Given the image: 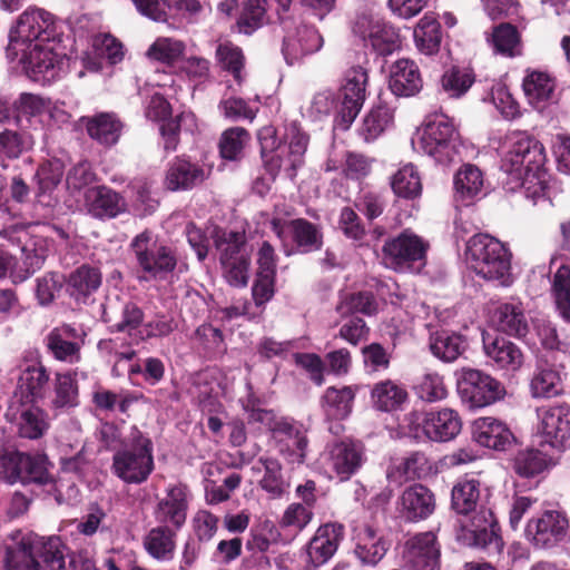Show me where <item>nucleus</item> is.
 I'll return each instance as SVG.
<instances>
[{
  "instance_id": "nucleus-28",
  "label": "nucleus",
  "mask_w": 570,
  "mask_h": 570,
  "mask_svg": "<svg viewBox=\"0 0 570 570\" xmlns=\"http://www.w3.org/2000/svg\"><path fill=\"white\" fill-rule=\"evenodd\" d=\"M62 36L50 12L43 9H28L21 13L17 24L11 28L9 36Z\"/></svg>"
},
{
  "instance_id": "nucleus-46",
  "label": "nucleus",
  "mask_w": 570,
  "mask_h": 570,
  "mask_svg": "<svg viewBox=\"0 0 570 570\" xmlns=\"http://www.w3.org/2000/svg\"><path fill=\"white\" fill-rule=\"evenodd\" d=\"M390 181L393 193L399 197L414 199L422 193L420 174L412 164L399 168L391 176Z\"/></svg>"
},
{
  "instance_id": "nucleus-3",
  "label": "nucleus",
  "mask_w": 570,
  "mask_h": 570,
  "mask_svg": "<svg viewBox=\"0 0 570 570\" xmlns=\"http://www.w3.org/2000/svg\"><path fill=\"white\" fill-rule=\"evenodd\" d=\"M465 255L470 268L483 279L503 287L512 284L511 254L499 239L476 234L469 239Z\"/></svg>"
},
{
  "instance_id": "nucleus-18",
  "label": "nucleus",
  "mask_w": 570,
  "mask_h": 570,
  "mask_svg": "<svg viewBox=\"0 0 570 570\" xmlns=\"http://www.w3.org/2000/svg\"><path fill=\"white\" fill-rule=\"evenodd\" d=\"M36 534L16 531L4 540L7 570H39L36 559Z\"/></svg>"
},
{
  "instance_id": "nucleus-4",
  "label": "nucleus",
  "mask_w": 570,
  "mask_h": 570,
  "mask_svg": "<svg viewBox=\"0 0 570 570\" xmlns=\"http://www.w3.org/2000/svg\"><path fill=\"white\" fill-rule=\"evenodd\" d=\"M258 139L265 166L271 175L274 176L283 167L289 177H294L296 169L303 164L309 140L301 127L295 122L289 124L284 144H277L275 129L271 126L259 130Z\"/></svg>"
},
{
  "instance_id": "nucleus-37",
  "label": "nucleus",
  "mask_w": 570,
  "mask_h": 570,
  "mask_svg": "<svg viewBox=\"0 0 570 570\" xmlns=\"http://www.w3.org/2000/svg\"><path fill=\"white\" fill-rule=\"evenodd\" d=\"M485 355L499 367L510 372L519 370L523 364V354L518 345L504 338L491 342L483 341Z\"/></svg>"
},
{
  "instance_id": "nucleus-9",
  "label": "nucleus",
  "mask_w": 570,
  "mask_h": 570,
  "mask_svg": "<svg viewBox=\"0 0 570 570\" xmlns=\"http://www.w3.org/2000/svg\"><path fill=\"white\" fill-rule=\"evenodd\" d=\"M456 390L461 401L471 409L485 407L505 396V387L480 370L463 367L456 372Z\"/></svg>"
},
{
  "instance_id": "nucleus-30",
  "label": "nucleus",
  "mask_w": 570,
  "mask_h": 570,
  "mask_svg": "<svg viewBox=\"0 0 570 570\" xmlns=\"http://www.w3.org/2000/svg\"><path fill=\"white\" fill-rule=\"evenodd\" d=\"M48 381L47 371L40 363L28 365L19 376L14 396L22 403H36L43 399Z\"/></svg>"
},
{
  "instance_id": "nucleus-13",
  "label": "nucleus",
  "mask_w": 570,
  "mask_h": 570,
  "mask_svg": "<svg viewBox=\"0 0 570 570\" xmlns=\"http://www.w3.org/2000/svg\"><path fill=\"white\" fill-rule=\"evenodd\" d=\"M409 428L415 439L426 438L434 442H448L459 435L462 421L456 411L442 409L425 414L411 413Z\"/></svg>"
},
{
  "instance_id": "nucleus-41",
  "label": "nucleus",
  "mask_w": 570,
  "mask_h": 570,
  "mask_svg": "<svg viewBox=\"0 0 570 570\" xmlns=\"http://www.w3.org/2000/svg\"><path fill=\"white\" fill-rule=\"evenodd\" d=\"M175 537V531L168 525L155 527L145 535L144 548L158 561L171 560L176 549Z\"/></svg>"
},
{
  "instance_id": "nucleus-62",
  "label": "nucleus",
  "mask_w": 570,
  "mask_h": 570,
  "mask_svg": "<svg viewBox=\"0 0 570 570\" xmlns=\"http://www.w3.org/2000/svg\"><path fill=\"white\" fill-rule=\"evenodd\" d=\"M248 422L258 424L259 429L267 430L273 433L274 439L277 436L279 432L289 431L288 426L289 419L277 416L276 413L272 410L265 409H250L248 410Z\"/></svg>"
},
{
  "instance_id": "nucleus-60",
  "label": "nucleus",
  "mask_w": 570,
  "mask_h": 570,
  "mask_svg": "<svg viewBox=\"0 0 570 570\" xmlns=\"http://www.w3.org/2000/svg\"><path fill=\"white\" fill-rule=\"evenodd\" d=\"M248 140L249 135L242 127H233L225 130L219 141L222 157L228 160L238 159Z\"/></svg>"
},
{
  "instance_id": "nucleus-32",
  "label": "nucleus",
  "mask_w": 570,
  "mask_h": 570,
  "mask_svg": "<svg viewBox=\"0 0 570 570\" xmlns=\"http://www.w3.org/2000/svg\"><path fill=\"white\" fill-rule=\"evenodd\" d=\"M82 124L90 138L104 146L117 144L122 131V124L115 114L100 112L91 117H82Z\"/></svg>"
},
{
  "instance_id": "nucleus-47",
  "label": "nucleus",
  "mask_w": 570,
  "mask_h": 570,
  "mask_svg": "<svg viewBox=\"0 0 570 570\" xmlns=\"http://www.w3.org/2000/svg\"><path fill=\"white\" fill-rule=\"evenodd\" d=\"M425 463L424 454L414 452L402 460L394 461L386 471V478L390 483L401 485L406 480L420 478Z\"/></svg>"
},
{
  "instance_id": "nucleus-54",
  "label": "nucleus",
  "mask_w": 570,
  "mask_h": 570,
  "mask_svg": "<svg viewBox=\"0 0 570 570\" xmlns=\"http://www.w3.org/2000/svg\"><path fill=\"white\" fill-rule=\"evenodd\" d=\"M253 470L264 471V476L259 481L263 490L273 497H281L285 491V483L282 476V468L277 460L262 456L253 465Z\"/></svg>"
},
{
  "instance_id": "nucleus-6",
  "label": "nucleus",
  "mask_w": 570,
  "mask_h": 570,
  "mask_svg": "<svg viewBox=\"0 0 570 570\" xmlns=\"http://www.w3.org/2000/svg\"><path fill=\"white\" fill-rule=\"evenodd\" d=\"M459 136L452 121L443 115L429 119L412 139L415 150L432 157L439 164H450L458 155Z\"/></svg>"
},
{
  "instance_id": "nucleus-36",
  "label": "nucleus",
  "mask_w": 570,
  "mask_h": 570,
  "mask_svg": "<svg viewBox=\"0 0 570 570\" xmlns=\"http://www.w3.org/2000/svg\"><path fill=\"white\" fill-rule=\"evenodd\" d=\"M475 82V73L470 67L451 66L440 77L439 90L450 99H460Z\"/></svg>"
},
{
  "instance_id": "nucleus-25",
  "label": "nucleus",
  "mask_w": 570,
  "mask_h": 570,
  "mask_svg": "<svg viewBox=\"0 0 570 570\" xmlns=\"http://www.w3.org/2000/svg\"><path fill=\"white\" fill-rule=\"evenodd\" d=\"M83 197L87 212L96 218H114L126 210L124 198L107 187L87 188Z\"/></svg>"
},
{
  "instance_id": "nucleus-8",
  "label": "nucleus",
  "mask_w": 570,
  "mask_h": 570,
  "mask_svg": "<svg viewBox=\"0 0 570 570\" xmlns=\"http://www.w3.org/2000/svg\"><path fill=\"white\" fill-rule=\"evenodd\" d=\"M139 269L146 278H164L171 273L177 258L174 250L158 240L157 235L146 229L137 234L129 245Z\"/></svg>"
},
{
  "instance_id": "nucleus-17",
  "label": "nucleus",
  "mask_w": 570,
  "mask_h": 570,
  "mask_svg": "<svg viewBox=\"0 0 570 570\" xmlns=\"http://www.w3.org/2000/svg\"><path fill=\"white\" fill-rule=\"evenodd\" d=\"M367 71L362 67H353L345 75V82L342 87L343 101L341 107V119L347 128L361 111L366 99Z\"/></svg>"
},
{
  "instance_id": "nucleus-39",
  "label": "nucleus",
  "mask_w": 570,
  "mask_h": 570,
  "mask_svg": "<svg viewBox=\"0 0 570 570\" xmlns=\"http://www.w3.org/2000/svg\"><path fill=\"white\" fill-rule=\"evenodd\" d=\"M492 322L499 331L517 337L524 336L529 331V324L521 304L505 303L500 305L492 316Z\"/></svg>"
},
{
  "instance_id": "nucleus-56",
  "label": "nucleus",
  "mask_w": 570,
  "mask_h": 570,
  "mask_svg": "<svg viewBox=\"0 0 570 570\" xmlns=\"http://www.w3.org/2000/svg\"><path fill=\"white\" fill-rule=\"evenodd\" d=\"M36 556H39L49 570H70L66 567L65 546L58 537L41 539L36 535Z\"/></svg>"
},
{
  "instance_id": "nucleus-49",
  "label": "nucleus",
  "mask_w": 570,
  "mask_h": 570,
  "mask_svg": "<svg viewBox=\"0 0 570 570\" xmlns=\"http://www.w3.org/2000/svg\"><path fill=\"white\" fill-rule=\"evenodd\" d=\"M393 119L394 109L380 102L364 118L361 135L366 141H372L392 126Z\"/></svg>"
},
{
  "instance_id": "nucleus-10",
  "label": "nucleus",
  "mask_w": 570,
  "mask_h": 570,
  "mask_svg": "<svg viewBox=\"0 0 570 570\" xmlns=\"http://www.w3.org/2000/svg\"><path fill=\"white\" fill-rule=\"evenodd\" d=\"M539 444L562 452L570 441V405L554 403L535 410Z\"/></svg>"
},
{
  "instance_id": "nucleus-63",
  "label": "nucleus",
  "mask_w": 570,
  "mask_h": 570,
  "mask_svg": "<svg viewBox=\"0 0 570 570\" xmlns=\"http://www.w3.org/2000/svg\"><path fill=\"white\" fill-rule=\"evenodd\" d=\"M185 49L181 41L173 38H158L147 55L157 61L173 63L180 58Z\"/></svg>"
},
{
  "instance_id": "nucleus-12",
  "label": "nucleus",
  "mask_w": 570,
  "mask_h": 570,
  "mask_svg": "<svg viewBox=\"0 0 570 570\" xmlns=\"http://www.w3.org/2000/svg\"><path fill=\"white\" fill-rule=\"evenodd\" d=\"M215 244L220 253L219 259L226 281L232 286H246L249 259L244 248V236L239 233L216 230Z\"/></svg>"
},
{
  "instance_id": "nucleus-55",
  "label": "nucleus",
  "mask_w": 570,
  "mask_h": 570,
  "mask_svg": "<svg viewBox=\"0 0 570 570\" xmlns=\"http://www.w3.org/2000/svg\"><path fill=\"white\" fill-rule=\"evenodd\" d=\"M523 90L531 105H539L551 98L554 90V81L542 71H531L523 80Z\"/></svg>"
},
{
  "instance_id": "nucleus-57",
  "label": "nucleus",
  "mask_w": 570,
  "mask_h": 570,
  "mask_svg": "<svg viewBox=\"0 0 570 570\" xmlns=\"http://www.w3.org/2000/svg\"><path fill=\"white\" fill-rule=\"evenodd\" d=\"M78 405V386L71 373L57 374L55 381V409H70Z\"/></svg>"
},
{
  "instance_id": "nucleus-51",
  "label": "nucleus",
  "mask_w": 570,
  "mask_h": 570,
  "mask_svg": "<svg viewBox=\"0 0 570 570\" xmlns=\"http://www.w3.org/2000/svg\"><path fill=\"white\" fill-rule=\"evenodd\" d=\"M266 0H244L239 17L236 21L239 32L252 35L267 21Z\"/></svg>"
},
{
  "instance_id": "nucleus-23",
  "label": "nucleus",
  "mask_w": 570,
  "mask_h": 570,
  "mask_svg": "<svg viewBox=\"0 0 570 570\" xmlns=\"http://www.w3.org/2000/svg\"><path fill=\"white\" fill-rule=\"evenodd\" d=\"M50 100L41 96L22 92L13 102L14 120L20 130L41 128V118L50 110Z\"/></svg>"
},
{
  "instance_id": "nucleus-5",
  "label": "nucleus",
  "mask_w": 570,
  "mask_h": 570,
  "mask_svg": "<svg viewBox=\"0 0 570 570\" xmlns=\"http://www.w3.org/2000/svg\"><path fill=\"white\" fill-rule=\"evenodd\" d=\"M112 473L128 484L145 482L154 470L151 441L137 428L130 429L128 440L112 456Z\"/></svg>"
},
{
  "instance_id": "nucleus-53",
  "label": "nucleus",
  "mask_w": 570,
  "mask_h": 570,
  "mask_svg": "<svg viewBox=\"0 0 570 570\" xmlns=\"http://www.w3.org/2000/svg\"><path fill=\"white\" fill-rule=\"evenodd\" d=\"M407 399L406 391L392 381L380 382L372 390V401L381 411L397 409Z\"/></svg>"
},
{
  "instance_id": "nucleus-20",
  "label": "nucleus",
  "mask_w": 570,
  "mask_h": 570,
  "mask_svg": "<svg viewBox=\"0 0 570 570\" xmlns=\"http://www.w3.org/2000/svg\"><path fill=\"white\" fill-rule=\"evenodd\" d=\"M344 538V527L336 522L325 523L316 530L307 546L309 562L317 567L327 562L337 551Z\"/></svg>"
},
{
  "instance_id": "nucleus-61",
  "label": "nucleus",
  "mask_w": 570,
  "mask_h": 570,
  "mask_svg": "<svg viewBox=\"0 0 570 570\" xmlns=\"http://www.w3.org/2000/svg\"><path fill=\"white\" fill-rule=\"evenodd\" d=\"M47 346L55 358L75 364L80 361L81 343L69 341L61 335L50 332L47 336Z\"/></svg>"
},
{
  "instance_id": "nucleus-31",
  "label": "nucleus",
  "mask_w": 570,
  "mask_h": 570,
  "mask_svg": "<svg viewBox=\"0 0 570 570\" xmlns=\"http://www.w3.org/2000/svg\"><path fill=\"white\" fill-rule=\"evenodd\" d=\"M102 318L112 330L131 334L141 324L144 313L135 303L127 302L120 305L118 302L109 301L104 308Z\"/></svg>"
},
{
  "instance_id": "nucleus-27",
  "label": "nucleus",
  "mask_w": 570,
  "mask_h": 570,
  "mask_svg": "<svg viewBox=\"0 0 570 570\" xmlns=\"http://www.w3.org/2000/svg\"><path fill=\"white\" fill-rule=\"evenodd\" d=\"M125 49L118 38H94L91 46L81 56L83 68L90 72H98L102 61L115 65L124 59Z\"/></svg>"
},
{
  "instance_id": "nucleus-22",
  "label": "nucleus",
  "mask_w": 570,
  "mask_h": 570,
  "mask_svg": "<svg viewBox=\"0 0 570 570\" xmlns=\"http://www.w3.org/2000/svg\"><path fill=\"white\" fill-rule=\"evenodd\" d=\"M473 440L488 449L505 451L514 441L508 425L491 416L479 417L472 425Z\"/></svg>"
},
{
  "instance_id": "nucleus-45",
  "label": "nucleus",
  "mask_w": 570,
  "mask_h": 570,
  "mask_svg": "<svg viewBox=\"0 0 570 570\" xmlns=\"http://www.w3.org/2000/svg\"><path fill=\"white\" fill-rule=\"evenodd\" d=\"M553 464L552 458L538 449L521 450L513 459V470L521 478H534Z\"/></svg>"
},
{
  "instance_id": "nucleus-14",
  "label": "nucleus",
  "mask_w": 570,
  "mask_h": 570,
  "mask_svg": "<svg viewBox=\"0 0 570 570\" xmlns=\"http://www.w3.org/2000/svg\"><path fill=\"white\" fill-rule=\"evenodd\" d=\"M320 462L330 476L335 474L341 481H346L364 462L363 445L351 439L333 441L325 446Z\"/></svg>"
},
{
  "instance_id": "nucleus-1",
  "label": "nucleus",
  "mask_w": 570,
  "mask_h": 570,
  "mask_svg": "<svg viewBox=\"0 0 570 570\" xmlns=\"http://www.w3.org/2000/svg\"><path fill=\"white\" fill-rule=\"evenodd\" d=\"M501 168L524 189L537 205L550 199L549 174L543 168V145L524 131L509 132L501 145Z\"/></svg>"
},
{
  "instance_id": "nucleus-29",
  "label": "nucleus",
  "mask_w": 570,
  "mask_h": 570,
  "mask_svg": "<svg viewBox=\"0 0 570 570\" xmlns=\"http://www.w3.org/2000/svg\"><path fill=\"white\" fill-rule=\"evenodd\" d=\"M289 431L279 432L275 438L279 454L289 464H302L305 461L308 439L302 424L288 421Z\"/></svg>"
},
{
  "instance_id": "nucleus-38",
  "label": "nucleus",
  "mask_w": 570,
  "mask_h": 570,
  "mask_svg": "<svg viewBox=\"0 0 570 570\" xmlns=\"http://www.w3.org/2000/svg\"><path fill=\"white\" fill-rule=\"evenodd\" d=\"M356 540L355 553L365 564H376L385 554L386 546L368 524L354 529Z\"/></svg>"
},
{
  "instance_id": "nucleus-42",
  "label": "nucleus",
  "mask_w": 570,
  "mask_h": 570,
  "mask_svg": "<svg viewBox=\"0 0 570 570\" xmlns=\"http://www.w3.org/2000/svg\"><path fill=\"white\" fill-rule=\"evenodd\" d=\"M429 346L436 358L451 363L465 351L466 343L460 334L440 331L431 334Z\"/></svg>"
},
{
  "instance_id": "nucleus-11",
  "label": "nucleus",
  "mask_w": 570,
  "mask_h": 570,
  "mask_svg": "<svg viewBox=\"0 0 570 570\" xmlns=\"http://www.w3.org/2000/svg\"><path fill=\"white\" fill-rule=\"evenodd\" d=\"M137 11L156 21L165 22L171 29H180L195 22L203 11L198 0H132Z\"/></svg>"
},
{
  "instance_id": "nucleus-52",
  "label": "nucleus",
  "mask_w": 570,
  "mask_h": 570,
  "mask_svg": "<svg viewBox=\"0 0 570 570\" xmlns=\"http://www.w3.org/2000/svg\"><path fill=\"white\" fill-rule=\"evenodd\" d=\"M35 142L31 131L6 129L0 132V158L17 159L23 153L31 150Z\"/></svg>"
},
{
  "instance_id": "nucleus-21",
  "label": "nucleus",
  "mask_w": 570,
  "mask_h": 570,
  "mask_svg": "<svg viewBox=\"0 0 570 570\" xmlns=\"http://www.w3.org/2000/svg\"><path fill=\"white\" fill-rule=\"evenodd\" d=\"M439 558L436 537L431 531L415 534L405 543L404 559L416 570H434Z\"/></svg>"
},
{
  "instance_id": "nucleus-15",
  "label": "nucleus",
  "mask_w": 570,
  "mask_h": 570,
  "mask_svg": "<svg viewBox=\"0 0 570 570\" xmlns=\"http://www.w3.org/2000/svg\"><path fill=\"white\" fill-rule=\"evenodd\" d=\"M425 252L426 244L417 235L405 230L384 243L382 263L387 268L404 272L413 262L422 261Z\"/></svg>"
},
{
  "instance_id": "nucleus-24",
  "label": "nucleus",
  "mask_w": 570,
  "mask_h": 570,
  "mask_svg": "<svg viewBox=\"0 0 570 570\" xmlns=\"http://www.w3.org/2000/svg\"><path fill=\"white\" fill-rule=\"evenodd\" d=\"M400 513L407 521L429 518L435 509L433 493L422 484L405 489L400 498Z\"/></svg>"
},
{
  "instance_id": "nucleus-40",
  "label": "nucleus",
  "mask_w": 570,
  "mask_h": 570,
  "mask_svg": "<svg viewBox=\"0 0 570 570\" xmlns=\"http://www.w3.org/2000/svg\"><path fill=\"white\" fill-rule=\"evenodd\" d=\"M20 436L36 440L41 438L49 429L47 414L35 403H23L16 417Z\"/></svg>"
},
{
  "instance_id": "nucleus-64",
  "label": "nucleus",
  "mask_w": 570,
  "mask_h": 570,
  "mask_svg": "<svg viewBox=\"0 0 570 570\" xmlns=\"http://www.w3.org/2000/svg\"><path fill=\"white\" fill-rule=\"evenodd\" d=\"M417 396L426 402H436L446 397L448 391L443 377L438 373H426L415 385Z\"/></svg>"
},
{
  "instance_id": "nucleus-26",
  "label": "nucleus",
  "mask_w": 570,
  "mask_h": 570,
  "mask_svg": "<svg viewBox=\"0 0 570 570\" xmlns=\"http://www.w3.org/2000/svg\"><path fill=\"white\" fill-rule=\"evenodd\" d=\"M389 87L399 97H412L423 87L421 72L410 59H400L391 66Z\"/></svg>"
},
{
  "instance_id": "nucleus-33",
  "label": "nucleus",
  "mask_w": 570,
  "mask_h": 570,
  "mask_svg": "<svg viewBox=\"0 0 570 570\" xmlns=\"http://www.w3.org/2000/svg\"><path fill=\"white\" fill-rule=\"evenodd\" d=\"M185 488L175 485L167 491L166 498L159 501L155 517L163 525L173 524L179 528L186 520Z\"/></svg>"
},
{
  "instance_id": "nucleus-34",
  "label": "nucleus",
  "mask_w": 570,
  "mask_h": 570,
  "mask_svg": "<svg viewBox=\"0 0 570 570\" xmlns=\"http://www.w3.org/2000/svg\"><path fill=\"white\" fill-rule=\"evenodd\" d=\"M205 179L202 167L186 159L174 160L166 174L165 185L171 190H187L200 184Z\"/></svg>"
},
{
  "instance_id": "nucleus-50",
  "label": "nucleus",
  "mask_w": 570,
  "mask_h": 570,
  "mask_svg": "<svg viewBox=\"0 0 570 570\" xmlns=\"http://www.w3.org/2000/svg\"><path fill=\"white\" fill-rule=\"evenodd\" d=\"M530 392L534 399H551L563 392V384L558 371L539 368L530 382Z\"/></svg>"
},
{
  "instance_id": "nucleus-44",
  "label": "nucleus",
  "mask_w": 570,
  "mask_h": 570,
  "mask_svg": "<svg viewBox=\"0 0 570 570\" xmlns=\"http://www.w3.org/2000/svg\"><path fill=\"white\" fill-rule=\"evenodd\" d=\"M483 188V175L481 170L471 164L460 168L454 176V190L456 199L468 205Z\"/></svg>"
},
{
  "instance_id": "nucleus-43",
  "label": "nucleus",
  "mask_w": 570,
  "mask_h": 570,
  "mask_svg": "<svg viewBox=\"0 0 570 570\" xmlns=\"http://www.w3.org/2000/svg\"><path fill=\"white\" fill-rule=\"evenodd\" d=\"M357 390V386L328 387L322 400V406L327 417L341 420L348 416Z\"/></svg>"
},
{
  "instance_id": "nucleus-58",
  "label": "nucleus",
  "mask_w": 570,
  "mask_h": 570,
  "mask_svg": "<svg viewBox=\"0 0 570 570\" xmlns=\"http://www.w3.org/2000/svg\"><path fill=\"white\" fill-rule=\"evenodd\" d=\"M553 293L560 316L570 323V267L561 265L553 277Z\"/></svg>"
},
{
  "instance_id": "nucleus-16",
  "label": "nucleus",
  "mask_w": 570,
  "mask_h": 570,
  "mask_svg": "<svg viewBox=\"0 0 570 570\" xmlns=\"http://www.w3.org/2000/svg\"><path fill=\"white\" fill-rule=\"evenodd\" d=\"M569 519L558 510H547L537 518L529 520L525 537L538 548H551L568 537Z\"/></svg>"
},
{
  "instance_id": "nucleus-35",
  "label": "nucleus",
  "mask_w": 570,
  "mask_h": 570,
  "mask_svg": "<svg viewBox=\"0 0 570 570\" xmlns=\"http://www.w3.org/2000/svg\"><path fill=\"white\" fill-rule=\"evenodd\" d=\"M101 285V273L97 267L82 265L73 271L67 281V292L78 303H86L88 297Z\"/></svg>"
},
{
  "instance_id": "nucleus-19",
  "label": "nucleus",
  "mask_w": 570,
  "mask_h": 570,
  "mask_svg": "<svg viewBox=\"0 0 570 570\" xmlns=\"http://www.w3.org/2000/svg\"><path fill=\"white\" fill-rule=\"evenodd\" d=\"M271 228L281 240L286 239L287 232L293 234V238L298 247L304 252L316 250L322 246V234L320 229L306 219L286 220L276 215L271 219Z\"/></svg>"
},
{
  "instance_id": "nucleus-59",
  "label": "nucleus",
  "mask_w": 570,
  "mask_h": 570,
  "mask_svg": "<svg viewBox=\"0 0 570 570\" xmlns=\"http://www.w3.org/2000/svg\"><path fill=\"white\" fill-rule=\"evenodd\" d=\"M323 47V38H284L283 55L288 65L307 55L317 52Z\"/></svg>"
},
{
  "instance_id": "nucleus-7",
  "label": "nucleus",
  "mask_w": 570,
  "mask_h": 570,
  "mask_svg": "<svg viewBox=\"0 0 570 570\" xmlns=\"http://www.w3.org/2000/svg\"><path fill=\"white\" fill-rule=\"evenodd\" d=\"M0 466L9 483L51 485L55 482L52 464L45 454H27L0 450Z\"/></svg>"
},
{
  "instance_id": "nucleus-2",
  "label": "nucleus",
  "mask_w": 570,
  "mask_h": 570,
  "mask_svg": "<svg viewBox=\"0 0 570 570\" xmlns=\"http://www.w3.org/2000/svg\"><path fill=\"white\" fill-rule=\"evenodd\" d=\"M61 38H9L7 58L18 62L22 71L33 81H50L56 76L67 53L60 51Z\"/></svg>"
},
{
  "instance_id": "nucleus-48",
  "label": "nucleus",
  "mask_w": 570,
  "mask_h": 570,
  "mask_svg": "<svg viewBox=\"0 0 570 570\" xmlns=\"http://www.w3.org/2000/svg\"><path fill=\"white\" fill-rule=\"evenodd\" d=\"M480 499V482L474 479L459 480L451 492L452 508L460 514L473 512Z\"/></svg>"
}]
</instances>
